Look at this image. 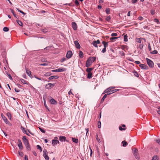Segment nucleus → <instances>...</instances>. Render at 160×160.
<instances>
[{
	"instance_id": "nucleus-1",
	"label": "nucleus",
	"mask_w": 160,
	"mask_h": 160,
	"mask_svg": "<svg viewBox=\"0 0 160 160\" xmlns=\"http://www.w3.org/2000/svg\"><path fill=\"white\" fill-rule=\"evenodd\" d=\"M43 156L45 159V160H49V157L47 155L48 152L47 150L44 149L43 150Z\"/></svg>"
},
{
	"instance_id": "nucleus-2",
	"label": "nucleus",
	"mask_w": 160,
	"mask_h": 160,
	"mask_svg": "<svg viewBox=\"0 0 160 160\" xmlns=\"http://www.w3.org/2000/svg\"><path fill=\"white\" fill-rule=\"evenodd\" d=\"M55 84L54 83L52 84L51 83H49L46 85L45 88H46L48 89H50L52 88L54 86Z\"/></svg>"
},
{
	"instance_id": "nucleus-3",
	"label": "nucleus",
	"mask_w": 160,
	"mask_h": 160,
	"mask_svg": "<svg viewBox=\"0 0 160 160\" xmlns=\"http://www.w3.org/2000/svg\"><path fill=\"white\" fill-rule=\"evenodd\" d=\"M66 70L65 68H59L58 69L52 70V71L53 72H63Z\"/></svg>"
},
{
	"instance_id": "nucleus-4",
	"label": "nucleus",
	"mask_w": 160,
	"mask_h": 160,
	"mask_svg": "<svg viewBox=\"0 0 160 160\" xmlns=\"http://www.w3.org/2000/svg\"><path fill=\"white\" fill-rule=\"evenodd\" d=\"M146 60L148 66L150 67H152L154 65L153 62L152 61H151L150 59L148 58H146Z\"/></svg>"
},
{
	"instance_id": "nucleus-5",
	"label": "nucleus",
	"mask_w": 160,
	"mask_h": 160,
	"mask_svg": "<svg viewBox=\"0 0 160 160\" xmlns=\"http://www.w3.org/2000/svg\"><path fill=\"white\" fill-rule=\"evenodd\" d=\"M18 145L20 149L22 150L23 149V148L22 146V142L21 140L19 139H18Z\"/></svg>"
},
{
	"instance_id": "nucleus-6",
	"label": "nucleus",
	"mask_w": 160,
	"mask_h": 160,
	"mask_svg": "<svg viewBox=\"0 0 160 160\" xmlns=\"http://www.w3.org/2000/svg\"><path fill=\"white\" fill-rule=\"evenodd\" d=\"M1 116L3 120L7 124H10V122L8 120L6 117L2 114H1Z\"/></svg>"
},
{
	"instance_id": "nucleus-7",
	"label": "nucleus",
	"mask_w": 160,
	"mask_h": 160,
	"mask_svg": "<svg viewBox=\"0 0 160 160\" xmlns=\"http://www.w3.org/2000/svg\"><path fill=\"white\" fill-rule=\"evenodd\" d=\"M59 143V142L58 140V138L57 137H55L54 139L52 140V145L54 146Z\"/></svg>"
},
{
	"instance_id": "nucleus-8",
	"label": "nucleus",
	"mask_w": 160,
	"mask_h": 160,
	"mask_svg": "<svg viewBox=\"0 0 160 160\" xmlns=\"http://www.w3.org/2000/svg\"><path fill=\"white\" fill-rule=\"evenodd\" d=\"M72 55V53L71 51H68L66 57L68 59L70 58Z\"/></svg>"
},
{
	"instance_id": "nucleus-9",
	"label": "nucleus",
	"mask_w": 160,
	"mask_h": 160,
	"mask_svg": "<svg viewBox=\"0 0 160 160\" xmlns=\"http://www.w3.org/2000/svg\"><path fill=\"white\" fill-rule=\"evenodd\" d=\"M100 42L99 40H97V41H93L92 43V44L95 47L97 48L98 47L97 44H100Z\"/></svg>"
},
{
	"instance_id": "nucleus-10",
	"label": "nucleus",
	"mask_w": 160,
	"mask_h": 160,
	"mask_svg": "<svg viewBox=\"0 0 160 160\" xmlns=\"http://www.w3.org/2000/svg\"><path fill=\"white\" fill-rule=\"evenodd\" d=\"M139 67L142 69L147 70L148 68V67L144 64H140Z\"/></svg>"
},
{
	"instance_id": "nucleus-11",
	"label": "nucleus",
	"mask_w": 160,
	"mask_h": 160,
	"mask_svg": "<svg viewBox=\"0 0 160 160\" xmlns=\"http://www.w3.org/2000/svg\"><path fill=\"white\" fill-rule=\"evenodd\" d=\"M92 62L90 61V59L88 58L87 61L86 63V66L87 67H89L92 64Z\"/></svg>"
},
{
	"instance_id": "nucleus-12",
	"label": "nucleus",
	"mask_w": 160,
	"mask_h": 160,
	"mask_svg": "<svg viewBox=\"0 0 160 160\" xmlns=\"http://www.w3.org/2000/svg\"><path fill=\"white\" fill-rule=\"evenodd\" d=\"M142 40H144V42H146L145 39L143 38H136L135 40L136 42L139 43H141Z\"/></svg>"
},
{
	"instance_id": "nucleus-13",
	"label": "nucleus",
	"mask_w": 160,
	"mask_h": 160,
	"mask_svg": "<svg viewBox=\"0 0 160 160\" xmlns=\"http://www.w3.org/2000/svg\"><path fill=\"white\" fill-rule=\"evenodd\" d=\"M74 43L76 47L77 48H78V49L80 48V46L78 41H74Z\"/></svg>"
},
{
	"instance_id": "nucleus-14",
	"label": "nucleus",
	"mask_w": 160,
	"mask_h": 160,
	"mask_svg": "<svg viewBox=\"0 0 160 160\" xmlns=\"http://www.w3.org/2000/svg\"><path fill=\"white\" fill-rule=\"evenodd\" d=\"M21 128L23 133L26 134L28 136H29V133L27 132V131L25 130V128H24L22 126H21Z\"/></svg>"
},
{
	"instance_id": "nucleus-15",
	"label": "nucleus",
	"mask_w": 160,
	"mask_h": 160,
	"mask_svg": "<svg viewBox=\"0 0 160 160\" xmlns=\"http://www.w3.org/2000/svg\"><path fill=\"white\" fill-rule=\"evenodd\" d=\"M72 27L74 30L77 29V25L75 22H72Z\"/></svg>"
},
{
	"instance_id": "nucleus-16",
	"label": "nucleus",
	"mask_w": 160,
	"mask_h": 160,
	"mask_svg": "<svg viewBox=\"0 0 160 160\" xmlns=\"http://www.w3.org/2000/svg\"><path fill=\"white\" fill-rule=\"evenodd\" d=\"M66 140V137L65 136H61L59 137V140L61 142L64 141Z\"/></svg>"
},
{
	"instance_id": "nucleus-17",
	"label": "nucleus",
	"mask_w": 160,
	"mask_h": 160,
	"mask_svg": "<svg viewBox=\"0 0 160 160\" xmlns=\"http://www.w3.org/2000/svg\"><path fill=\"white\" fill-rule=\"evenodd\" d=\"M20 81L22 82L24 84H26L27 85L29 84V82L28 81L24 80L23 79H20Z\"/></svg>"
},
{
	"instance_id": "nucleus-18",
	"label": "nucleus",
	"mask_w": 160,
	"mask_h": 160,
	"mask_svg": "<svg viewBox=\"0 0 160 160\" xmlns=\"http://www.w3.org/2000/svg\"><path fill=\"white\" fill-rule=\"evenodd\" d=\"M50 102L52 104H56L57 103V102L54 99H51L50 100Z\"/></svg>"
},
{
	"instance_id": "nucleus-19",
	"label": "nucleus",
	"mask_w": 160,
	"mask_h": 160,
	"mask_svg": "<svg viewBox=\"0 0 160 160\" xmlns=\"http://www.w3.org/2000/svg\"><path fill=\"white\" fill-rule=\"evenodd\" d=\"M58 76H52L49 77V79L50 80H52L54 78L58 79Z\"/></svg>"
},
{
	"instance_id": "nucleus-20",
	"label": "nucleus",
	"mask_w": 160,
	"mask_h": 160,
	"mask_svg": "<svg viewBox=\"0 0 160 160\" xmlns=\"http://www.w3.org/2000/svg\"><path fill=\"white\" fill-rule=\"evenodd\" d=\"M88 58L92 62H93L96 59V58L94 57H90Z\"/></svg>"
},
{
	"instance_id": "nucleus-21",
	"label": "nucleus",
	"mask_w": 160,
	"mask_h": 160,
	"mask_svg": "<svg viewBox=\"0 0 160 160\" xmlns=\"http://www.w3.org/2000/svg\"><path fill=\"white\" fill-rule=\"evenodd\" d=\"M102 43L104 45V48H106V47L108 46V42H107L104 41H103Z\"/></svg>"
},
{
	"instance_id": "nucleus-22",
	"label": "nucleus",
	"mask_w": 160,
	"mask_h": 160,
	"mask_svg": "<svg viewBox=\"0 0 160 160\" xmlns=\"http://www.w3.org/2000/svg\"><path fill=\"white\" fill-rule=\"evenodd\" d=\"M158 157L157 155H155L152 158V160H158Z\"/></svg>"
},
{
	"instance_id": "nucleus-23",
	"label": "nucleus",
	"mask_w": 160,
	"mask_h": 160,
	"mask_svg": "<svg viewBox=\"0 0 160 160\" xmlns=\"http://www.w3.org/2000/svg\"><path fill=\"white\" fill-rule=\"evenodd\" d=\"M122 143L123 144L122 146L123 147H126L128 145V143L125 141H123Z\"/></svg>"
},
{
	"instance_id": "nucleus-24",
	"label": "nucleus",
	"mask_w": 160,
	"mask_h": 160,
	"mask_svg": "<svg viewBox=\"0 0 160 160\" xmlns=\"http://www.w3.org/2000/svg\"><path fill=\"white\" fill-rule=\"evenodd\" d=\"M133 153L134 155H137V154H138V149L136 148L135 149L133 150Z\"/></svg>"
},
{
	"instance_id": "nucleus-25",
	"label": "nucleus",
	"mask_w": 160,
	"mask_h": 160,
	"mask_svg": "<svg viewBox=\"0 0 160 160\" xmlns=\"http://www.w3.org/2000/svg\"><path fill=\"white\" fill-rule=\"evenodd\" d=\"M92 73L91 72L88 73L87 78L90 79L92 77Z\"/></svg>"
},
{
	"instance_id": "nucleus-26",
	"label": "nucleus",
	"mask_w": 160,
	"mask_h": 160,
	"mask_svg": "<svg viewBox=\"0 0 160 160\" xmlns=\"http://www.w3.org/2000/svg\"><path fill=\"white\" fill-rule=\"evenodd\" d=\"M83 52L81 51H80L79 53V56L80 58H82L83 57Z\"/></svg>"
},
{
	"instance_id": "nucleus-27",
	"label": "nucleus",
	"mask_w": 160,
	"mask_h": 160,
	"mask_svg": "<svg viewBox=\"0 0 160 160\" xmlns=\"http://www.w3.org/2000/svg\"><path fill=\"white\" fill-rule=\"evenodd\" d=\"M26 73L30 77L31 76V72L29 70H26Z\"/></svg>"
},
{
	"instance_id": "nucleus-28",
	"label": "nucleus",
	"mask_w": 160,
	"mask_h": 160,
	"mask_svg": "<svg viewBox=\"0 0 160 160\" xmlns=\"http://www.w3.org/2000/svg\"><path fill=\"white\" fill-rule=\"evenodd\" d=\"M25 146L27 149L28 150L30 151V146L29 143H28L27 144L25 145Z\"/></svg>"
},
{
	"instance_id": "nucleus-29",
	"label": "nucleus",
	"mask_w": 160,
	"mask_h": 160,
	"mask_svg": "<svg viewBox=\"0 0 160 160\" xmlns=\"http://www.w3.org/2000/svg\"><path fill=\"white\" fill-rule=\"evenodd\" d=\"M17 22L18 24L20 26H22L23 25L22 23L19 20H17Z\"/></svg>"
},
{
	"instance_id": "nucleus-30",
	"label": "nucleus",
	"mask_w": 160,
	"mask_h": 160,
	"mask_svg": "<svg viewBox=\"0 0 160 160\" xmlns=\"http://www.w3.org/2000/svg\"><path fill=\"white\" fill-rule=\"evenodd\" d=\"M92 70V68H87L86 71L88 73L91 72V71Z\"/></svg>"
},
{
	"instance_id": "nucleus-31",
	"label": "nucleus",
	"mask_w": 160,
	"mask_h": 160,
	"mask_svg": "<svg viewBox=\"0 0 160 160\" xmlns=\"http://www.w3.org/2000/svg\"><path fill=\"white\" fill-rule=\"evenodd\" d=\"M72 140L73 142L76 143H77L78 142V139L72 138Z\"/></svg>"
},
{
	"instance_id": "nucleus-32",
	"label": "nucleus",
	"mask_w": 160,
	"mask_h": 160,
	"mask_svg": "<svg viewBox=\"0 0 160 160\" xmlns=\"http://www.w3.org/2000/svg\"><path fill=\"white\" fill-rule=\"evenodd\" d=\"M7 115L8 117V118L9 119L11 120L12 117L11 114L10 113L8 112L7 113Z\"/></svg>"
},
{
	"instance_id": "nucleus-33",
	"label": "nucleus",
	"mask_w": 160,
	"mask_h": 160,
	"mask_svg": "<svg viewBox=\"0 0 160 160\" xmlns=\"http://www.w3.org/2000/svg\"><path fill=\"white\" fill-rule=\"evenodd\" d=\"M107 97V94H105L101 99V102H103L104 99L106 98Z\"/></svg>"
},
{
	"instance_id": "nucleus-34",
	"label": "nucleus",
	"mask_w": 160,
	"mask_h": 160,
	"mask_svg": "<svg viewBox=\"0 0 160 160\" xmlns=\"http://www.w3.org/2000/svg\"><path fill=\"white\" fill-rule=\"evenodd\" d=\"M118 38V37H112V38H111L110 39V40L112 42H113V40L117 39Z\"/></svg>"
},
{
	"instance_id": "nucleus-35",
	"label": "nucleus",
	"mask_w": 160,
	"mask_h": 160,
	"mask_svg": "<svg viewBox=\"0 0 160 160\" xmlns=\"http://www.w3.org/2000/svg\"><path fill=\"white\" fill-rule=\"evenodd\" d=\"M3 30L4 32H8L9 30V29L7 27H5L3 28Z\"/></svg>"
},
{
	"instance_id": "nucleus-36",
	"label": "nucleus",
	"mask_w": 160,
	"mask_h": 160,
	"mask_svg": "<svg viewBox=\"0 0 160 160\" xmlns=\"http://www.w3.org/2000/svg\"><path fill=\"white\" fill-rule=\"evenodd\" d=\"M51 75V74L50 72H47L44 75L45 76H49Z\"/></svg>"
},
{
	"instance_id": "nucleus-37",
	"label": "nucleus",
	"mask_w": 160,
	"mask_h": 160,
	"mask_svg": "<svg viewBox=\"0 0 160 160\" xmlns=\"http://www.w3.org/2000/svg\"><path fill=\"white\" fill-rule=\"evenodd\" d=\"M128 36L127 35H125L124 36V40L125 42L128 41Z\"/></svg>"
},
{
	"instance_id": "nucleus-38",
	"label": "nucleus",
	"mask_w": 160,
	"mask_h": 160,
	"mask_svg": "<svg viewBox=\"0 0 160 160\" xmlns=\"http://www.w3.org/2000/svg\"><path fill=\"white\" fill-rule=\"evenodd\" d=\"M106 12L107 14H109L110 13V9L109 8H106Z\"/></svg>"
},
{
	"instance_id": "nucleus-39",
	"label": "nucleus",
	"mask_w": 160,
	"mask_h": 160,
	"mask_svg": "<svg viewBox=\"0 0 160 160\" xmlns=\"http://www.w3.org/2000/svg\"><path fill=\"white\" fill-rule=\"evenodd\" d=\"M37 148L38 149H39L40 150V152H42V148L41 147H40V146L39 145H38L37 146Z\"/></svg>"
},
{
	"instance_id": "nucleus-40",
	"label": "nucleus",
	"mask_w": 160,
	"mask_h": 160,
	"mask_svg": "<svg viewBox=\"0 0 160 160\" xmlns=\"http://www.w3.org/2000/svg\"><path fill=\"white\" fill-rule=\"evenodd\" d=\"M133 73L134 74V75L137 77H139V75L138 73V72H136V71H134V72H133Z\"/></svg>"
},
{
	"instance_id": "nucleus-41",
	"label": "nucleus",
	"mask_w": 160,
	"mask_h": 160,
	"mask_svg": "<svg viewBox=\"0 0 160 160\" xmlns=\"http://www.w3.org/2000/svg\"><path fill=\"white\" fill-rule=\"evenodd\" d=\"M151 53L153 54H157L158 53V51L156 50H154L152 52H151Z\"/></svg>"
},
{
	"instance_id": "nucleus-42",
	"label": "nucleus",
	"mask_w": 160,
	"mask_h": 160,
	"mask_svg": "<svg viewBox=\"0 0 160 160\" xmlns=\"http://www.w3.org/2000/svg\"><path fill=\"white\" fill-rule=\"evenodd\" d=\"M40 130L43 133H45L46 132V131L45 130L39 127V128Z\"/></svg>"
},
{
	"instance_id": "nucleus-43",
	"label": "nucleus",
	"mask_w": 160,
	"mask_h": 160,
	"mask_svg": "<svg viewBox=\"0 0 160 160\" xmlns=\"http://www.w3.org/2000/svg\"><path fill=\"white\" fill-rule=\"evenodd\" d=\"M96 140H97V142H98V143H99L101 141H100V139L99 138H98V135H96Z\"/></svg>"
},
{
	"instance_id": "nucleus-44",
	"label": "nucleus",
	"mask_w": 160,
	"mask_h": 160,
	"mask_svg": "<svg viewBox=\"0 0 160 160\" xmlns=\"http://www.w3.org/2000/svg\"><path fill=\"white\" fill-rule=\"evenodd\" d=\"M66 60V58L65 57H64V58H62L60 60V62H64V61H65Z\"/></svg>"
},
{
	"instance_id": "nucleus-45",
	"label": "nucleus",
	"mask_w": 160,
	"mask_h": 160,
	"mask_svg": "<svg viewBox=\"0 0 160 160\" xmlns=\"http://www.w3.org/2000/svg\"><path fill=\"white\" fill-rule=\"evenodd\" d=\"M18 154H19V155L22 157H23V153L22 152H21L19 151H18Z\"/></svg>"
},
{
	"instance_id": "nucleus-46",
	"label": "nucleus",
	"mask_w": 160,
	"mask_h": 160,
	"mask_svg": "<svg viewBox=\"0 0 160 160\" xmlns=\"http://www.w3.org/2000/svg\"><path fill=\"white\" fill-rule=\"evenodd\" d=\"M98 128H100L101 127V122L100 121L98 122Z\"/></svg>"
},
{
	"instance_id": "nucleus-47",
	"label": "nucleus",
	"mask_w": 160,
	"mask_h": 160,
	"mask_svg": "<svg viewBox=\"0 0 160 160\" xmlns=\"http://www.w3.org/2000/svg\"><path fill=\"white\" fill-rule=\"evenodd\" d=\"M111 35L112 37L117 36L118 34L117 33H112Z\"/></svg>"
},
{
	"instance_id": "nucleus-48",
	"label": "nucleus",
	"mask_w": 160,
	"mask_h": 160,
	"mask_svg": "<svg viewBox=\"0 0 160 160\" xmlns=\"http://www.w3.org/2000/svg\"><path fill=\"white\" fill-rule=\"evenodd\" d=\"M42 31L43 32H48V30L47 29H42Z\"/></svg>"
},
{
	"instance_id": "nucleus-49",
	"label": "nucleus",
	"mask_w": 160,
	"mask_h": 160,
	"mask_svg": "<svg viewBox=\"0 0 160 160\" xmlns=\"http://www.w3.org/2000/svg\"><path fill=\"white\" fill-rule=\"evenodd\" d=\"M25 145L29 143L28 141V140L23 141Z\"/></svg>"
},
{
	"instance_id": "nucleus-50",
	"label": "nucleus",
	"mask_w": 160,
	"mask_h": 160,
	"mask_svg": "<svg viewBox=\"0 0 160 160\" xmlns=\"http://www.w3.org/2000/svg\"><path fill=\"white\" fill-rule=\"evenodd\" d=\"M110 19V17L109 16H107L106 18V20L108 21H109Z\"/></svg>"
},
{
	"instance_id": "nucleus-51",
	"label": "nucleus",
	"mask_w": 160,
	"mask_h": 160,
	"mask_svg": "<svg viewBox=\"0 0 160 160\" xmlns=\"http://www.w3.org/2000/svg\"><path fill=\"white\" fill-rule=\"evenodd\" d=\"M17 9L18 12H20L21 13L23 14H25V13L24 12H23V11H21V10L19 9L18 8H17Z\"/></svg>"
},
{
	"instance_id": "nucleus-52",
	"label": "nucleus",
	"mask_w": 160,
	"mask_h": 160,
	"mask_svg": "<svg viewBox=\"0 0 160 160\" xmlns=\"http://www.w3.org/2000/svg\"><path fill=\"white\" fill-rule=\"evenodd\" d=\"M155 141L160 145V139H156Z\"/></svg>"
},
{
	"instance_id": "nucleus-53",
	"label": "nucleus",
	"mask_w": 160,
	"mask_h": 160,
	"mask_svg": "<svg viewBox=\"0 0 160 160\" xmlns=\"http://www.w3.org/2000/svg\"><path fill=\"white\" fill-rule=\"evenodd\" d=\"M155 10H152L151 11V13L152 15H153L155 14Z\"/></svg>"
},
{
	"instance_id": "nucleus-54",
	"label": "nucleus",
	"mask_w": 160,
	"mask_h": 160,
	"mask_svg": "<svg viewBox=\"0 0 160 160\" xmlns=\"http://www.w3.org/2000/svg\"><path fill=\"white\" fill-rule=\"evenodd\" d=\"M75 3L76 5H79V3L78 0H75Z\"/></svg>"
},
{
	"instance_id": "nucleus-55",
	"label": "nucleus",
	"mask_w": 160,
	"mask_h": 160,
	"mask_svg": "<svg viewBox=\"0 0 160 160\" xmlns=\"http://www.w3.org/2000/svg\"><path fill=\"white\" fill-rule=\"evenodd\" d=\"M119 129L121 131H122L123 130H125V128H122V127L120 126L119 127Z\"/></svg>"
},
{
	"instance_id": "nucleus-56",
	"label": "nucleus",
	"mask_w": 160,
	"mask_h": 160,
	"mask_svg": "<svg viewBox=\"0 0 160 160\" xmlns=\"http://www.w3.org/2000/svg\"><path fill=\"white\" fill-rule=\"evenodd\" d=\"M119 90V89H114V90H112V93H113L115 92H116L118 91Z\"/></svg>"
},
{
	"instance_id": "nucleus-57",
	"label": "nucleus",
	"mask_w": 160,
	"mask_h": 160,
	"mask_svg": "<svg viewBox=\"0 0 160 160\" xmlns=\"http://www.w3.org/2000/svg\"><path fill=\"white\" fill-rule=\"evenodd\" d=\"M106 48H104L102 50V53H104L106 52Z\"/></svg>"
},
{
	"instance_id": "nucleus-58",
	"label": "nucleus",
	"mask_w": 160,
	"mask_h": 160,
	"mask_svg": "<svg viewBox=\"0 0 160 160\" xmlns=\"http://www.w3.org/2000/svg\"><path fill=\"white\" fill-rule=\"evenodd\" d=\"M22 140H23V141L28 140L26 138V137L25 136H23L22 138Z\"/></svg>"
},
{
	"instance_id": "nucleus-59",
	"label": "nucleus",
	"mask_w": 160,
	"mask_h": 160,
	"mask_svg": "<svg viewBox=\"0 0 160 160\" xmlns=\"http://www.w3.org/2000/svg\"><path fill=\"white\" fill-rule=\"evenodd\" d=\"M137 0H132V2L133 3H135L137 2Z\"/></svg>"
},
{
	"instance_id": "nucleus-60",
	"label": "nucleus",
	"mask_w": 160,
	"mask_h": 160,
	"mask_svg": "<svg viewBox=\"0 0 160 160\" xmlns=\"http://www.w3.org/2000/svg\"><path fill=\"white\" fill-rule=\"evenodd\" d=\"M8 77L10 79H11V80L12 79V76H11V75L9 74H8Z\"/></svg>"
},
{
	"instance_id": "nucleus-61",
	"label": "nucleus",
	"mask_w": 160,
	"mask_h": 160,
	"mask_svg": "<svg viewBox=\"0 0 160 160\" xmlns=\"http://www.w3.org/2000/svg\"><path fill=\"white\" fill-rule=\"evenodd\" d=\"M107 90L109 91H110V92H112L111 89H112L110 87H109L108 88H107Z\"/></svg>"
},
{
	"instance_id": "nucleus-62",
	"label": "nucleus",
	"mask_w": 160,
	"mask_h": 160,
	"mask_svg": "<svg viewBox=\"0 0 160 160\" xmlns=\"http://www.w3.org/2000/svg\"><path fill=\"white\" fill-rule=\"evenodd\" d=\"M154 22H157V23L159 22V20L158 19H157V18L154 19Z\"/></svg>"
},
{
	"instance_id": "nucleus-63",
	"label": "nucleus",
	"mask_w": 160,
	"mask_h": 160,
	"mask_svg": "<svg viewBox=\"0 0 160 160\" xmlns=\"http://www.w3.org/2000/svg\"><path fill=\"white\" fill-rule=\"evenodd\" d=\"M41 66H46L48 64L46 63H41L40 64Z\"/></svg>"
},
{
	"instance_id": "nucleus-64",
	"label": "nucleus",
	"mask_w": 160,
	"mask_h": 160,
	"mask_svg": "<svg viewBox=\"0 0 160 160\" xmlns=\"http://www.w3.org/2000/svg\"><path fill=\"white\" fill-rule=\"evenodd\" d=\"M15 92H19L20 91V90L17 89L16 88H15Z\"/></svg>"
}]
</instances>
